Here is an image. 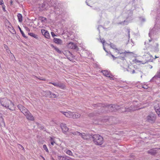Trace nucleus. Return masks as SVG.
Segmentation results:
<instances>
[{"label":"nucleus","mask_w":160,"mask_h":160,"mask_svg":"<svg viewBox=\"0 0 160 160\" xmlns=\"http://www.w3.org/2000/svg\"><path fill=\"white\" fill-rule=\"evenodd\" d=\"M0 103L2 106L11 110V107H13L14 106V104L12 102L6 98L1 99L0 100Z\"/></svg>","instance_id":"7ed1b4c3"},{"label":"nucleus","mask_w":160,"mask_h":160,"mask_svg":"<svg viewBox=\"0 0 160 160\" xmlns=\"http://www.w3.org/2000/svg\"><path fill=\"white\" fill-rule=\"evenodd\" d=\"M4 48L5 49H6L7 52H8V46L7 45H5L4 46Z\"/></svg>","instance_id":"49530a36"},{"label":"nucleus","mask_w":160,"mask_h":160,"mask_svg":"<svg viewBox=\"0 0 160 160\" xmlns=\"http://www.w3.org/2000/svg\"><path fill=\"white\" fill-rule=\"evenodd\" d=\"M52 160H55L53 158H52Z\"/></svg>","instance_id":"338daca9"},{"label":"nucleus","mask_w":160,"mask_h":160,"mask_svg":"<svg viewBox=\"0 0 160 160\" xmlns=\"http://www.w3.org/2000/svg\"><path fill=\"white\" fill-rule=\"evenodd\" d=\"M39 128L41 130H42L44 131H46V128L43 126H41L39 127Z\"/></svg>","instance_id":"4c0bfd02"},{"label":"nucleus","mask_w":160,"mask_h":160,"mask_svg":"<svg viewBox=\"0 0 160 160\" xmlns=\"http://www.w3.org/2000/svg\"><path fill=\"white\" fill-rule=\"evenodd\" d=\"M60 126L63 133L65 134L68 131L69 129L67 127L66 124L63 123H62Z\"/></svg>","instance_id":"0eeeda50"},{"label":"nucleus","mask_w":160,"mask_h":160,"mask_svg":"<svg viewBox=\"0 0 160 160\" xmlns=\"http://www.w3.org/2000/svg\"><path fill=\"white\" fill-rule=\"evenodd\" d=\"M43 148L48 153L49 152L47 148L46 145L45 144H44V145H43Z\"/></svg>","instance_id":"72a5a7b5"},{"label":"nucleus","mask_w":160,"mask_h":160,"mask_svg":"<svg viewBox=\"0 0 160 160\" xmlns=\"http://www.w3.org/2000/svg\"><path fill=\"white\" fill-rule=\"evenodd\" d=\"M3 3L2 0H0V5H2Z\"/></svg>","instance_id":"09e8293b"},{"label":"nucleus","mask_w":160,"mask_h":160,"mask_svg":"<svg viewBox=\"0 0 160 160\" xmlns=\"http://www.w3.org/2000/svg\"><path fill=\"white\" fill-rule=\"evenodd\" d=\"M143 88H147L146 87H143Z\"/></svg>","instance_id":"e2e57ef3"},{"label":"nucleus","mask_w":160,"mask_h":160,"mask_svg":"<svg viewBox=\"0 0 160 160\" xmlns=\"http://www.w3.org/2000/svg\"><path fill=\"white\" fill-rule=\"evenodd\" d=\"M55 50L57 52L61 54L62 53V51L60 50L58 48L56 47H53Z\"/></svg>","instance_id":"f704fd0d"},{"label":"nucleus","mask_w":160,"mask_h":160,"mask_svg":"<svg viewBox=\"0 0 160 160\" xmlns=\"http://www.w3.org/2000/svg\"><path fill=\"white\" fill-rule=\"evenodd\" d=\"M157 113L158 114V116L160 117V111L158 112V113Z\"/></svg>","instance_id":"6e6d98bb"},{"label":"nucleus","mask_w":160,"mask_h":160,"mask_svg":"<svg viewBox=\"0 0 160 160\" xmlns=\"http://www.w3.org/2000/svg\"><path fill=\"white\" fill-rule=\"evenodd\" d=\"M143 88H147L146 87H143Z\"/></svg>","instance_id":"0e129e2a"},{"label":"nucleus","mask_w":160,"mask_h":160,"mask_svg":"<svg viewBox=\"0 0 160 160\" xmlns=\"http://www.w3.org/2000/svg\"><path fill=\"white\" fill-rule=\"evenodd\" d=\"M18 147L23 151H25V149L24 148L21 144H18Z\"/></svg>","instance_id":"c9c22d12"},{"label":"nucleus","mask_w":160,"mask_h":160,"mask_svg":"<svg viewBox=\"0 0 160 160\" xmlns=\"http://www.w3.org/2000/svg\"><path fill=\"white\" fill-rule=\"evenodd\" d=\"M51 34L52 35V36L53 37H54V36H56V35H55V33L52 32H51Z\"/></svg>","instance_id":"37998d69"},{"label":"nucleus","mask_w":160,"mask_h":160,"mask_svg":"<svg viewBox=\"0 0 160 160\" xmlns=\"http://www.w3.org/2000/svg\"><path fill=\"white\" fill-rule=\"evenodd\" d=\"M18 28L20 32L21 33V34H22V36L24 37V38H27V37H26L24 33L22 31V30H21V28L18 26Z\"/></svg>","instance_id":"c85d7f7f"},{"label":"nucleus","mask_w":160,"mask_h":160,"mask_svg":"<svg viewBox=\"0 0 160 160\" xmlns=\"http://www.w3.org/2000/svg\"><path fill=\"white\" fill-rule=\"evenodd\" d=\"M42 94L45 96V97L50 98V95H51V92L49 91H43L42 92Z\"/></svg>","instance_id":"2eb2a0df"},{"label":"nucleus","mask_w":160,"mask_h":160,"mask_svg":"<svg viewBox=\"0 0 160 160\" xmlns=\"http://www.w3.org/2000/svg\"><path fill=\"white\" fill-rule=\"evenodd\" d=\"M39 19L42 22H44L45 21L47 20V18L43 17H40L39 18Z\"/></svg>","instance_id":"c756f323"},{"label":"nucleus","mask_w":160,"mask_h":160,"mask_svg":"<svg viewBox=\"0 0 160 160\" xmlns=\"http://www.w3.org/2000/svg\"><path fill=\"white\" fill-rule=\"evenodd\" d=\"M17 107L20 111L24 114L28 111V110L22 105L19 104L17 106Z\"/></svg>","instance_id":"6e6552de"},{"label":"nucleus","mask_w":160,"mask_h":160,"mask_svg":"<svg viewBox=\"0 0 160 160\" xmlns=\"http://www.w3.org/2000/svg\"><path fill=\"white\" fill-rule=\"evenodd\" d=\"M92 136L90 138H92L93 142L95 145H101L103 143V138L101 136L98 134L93 135L92 136Z\"/></svg>","instance_id":"f03ea898"},{"label":"nucleus","mask_w":160,"mask_h":160,"mask_svg":"<svg viewBox=\"0 0 160 160\" xmlns=\"http://www.w3.org/2000/svg\"><path fill=\"white\" fill-rule=\"evenodd\" d=\"M111 56L113 57V59L115 60L116 58H117L115 57V56H114L113 55L111 54Z\"/></svg>","instance_id":"603ef678"},{"label":"nucleus","mask_w":160,"mask_h":160,"mask_svg":"<svg viewBox=\"0 0 160 160\" xmlns=\"http://www.w3.org/2000/svg\"><path fill=\"white\" fill-rule=\"evenodd\" d=\"M24 115L26 116L28 119L32 121L34 120V117L29 111H28L26 113L24 114Z\"/></svg>","instance_id":"1a4fd4ad"},{"label":"nucleus","mask_w":160,"mask_h":160,"mask_svg":"<svg viewBox=\"0 0 160 160\" xmlns=\"http://www.w3.org/2000/svg\"><path fill=\"white\" fill-rule=\"evenodd\" d=\"M152 49L154 52H158L159 51L158 44V43H155V46L152 47Z\"/></svg>","instance_id":"aec40b11"},{"label":"nucleus","mask_w":160,"mask_h":160,"mask_svg":"<svg viewBox=\"0 0 160 160\" xmlns=\"http://www.w3.org/2000/svg\"><path fill=\"white\" fill-rule=\"evenodd\" d=\"M10 4H12V0H11V1L10 2Z\"/></svg>","instance_id":"13d9d810"},{"label":"nucleus","mask_w":160,"mask_h":160,"mask_svg":"<svg viewBox=\"0 0 160 160\" xmlns=\"http://www.w3.org/2000/svg\"><path fill=\"white\" fill-rule=\"evenodd\" d=\"M124 56L123 57H119V58L122 60H125V57H126V54H124Z\"/></svg>","instance_id":"a19ab883"},{"label":"nucleus","mask_w":160,"mask_h":160,"mask_svg":"<svg viewBox=\"0 0 160 160\" xmlns=\"http://www.w3.org/2000/svg\"><path fill=\"white\" fill-rule=\"evenodd\" d=\"M41 32L42 33V34L44 35V32H47V31H46L45 30H42Z\"/></svg>","instance_id":"c03bdc74"},{"label":"nucleus","mask_w":160,"mask_h":160,"mask_svg":"<svg viewBox=\"0 0 160 160\" xmlns=\"http://www.w3.org/2000/svg\"><path fill=\"white\" fill-rule=\"evenodd\" d=\"M105 40H103V41L102 42V41H101V42L102 43V44H103V48L104 49V50H105V51L106 52H108L106 50V49L105 48V47H104V43L105 42Z\"/></svg>","instance_id":"58836bf2"},{"label":"nucleus","mask_w":160,"mask_h":160,"mask_svg":"<svg viewBox=\"0 0 160 160\" xmlns=\"http://www.w3.org/2000/svg\"><path fill=\"white\" fill-rule=\"evenodd\" d=\"M39 8H40L39 10L41 11H42L45 8V4L42 3L39 5Z\"/></svg>","instance_id":"cd10ccee"},{"label":"nucleus","mask_w":160,"mask_h":160,"mask_svg":"<svg viewBox=\"0 0 160 160\" xmlns=\"http://www.w3.org/2000/svg\"><path fill=\"white\" fill-rule=\"evenodd\" d=\"M130 13L131 15V16H132V12L131 11H130Z\"/></svg>","instance_id":"5fc2aeb1"},{"label":"nucleus","mask_w":160,"mask_h":160,"mask_svg":"<svg viewBox=\"0 0 160 160\" xmlns=\"http://www.w3.org/2000/svg\"><path fill=\"white\" fill-rule=\"evenodd\" d=\"M64 156H58V158L59 160H64Z\"/></svg>","instance_id":"ea45409f"},{"label":"nucleus","mask_w":160,"mask_h":160,"mask_svg":"<svg viewBox=\"0 0 160 160\" xmlns=\"http://www.w3.org/2000/svg\"><path fill=\"white\" fill-rule=\"evenodd\" d=\"M60 112L64 114L67 117L70 118H72V114H73L72 113V112H65L61 111Z\"/></svg>","instance_id":"f8f14e48"},{"label":"nucleus","mask_w":160,"mask_h":160,"mask_svg":"<svg viewBox=\"0 0 160 160\" xmlns=\"http://www.w3.org/2000/svg\"><path fill=\"white\" fill-rule=\"evenodd\" d=\"M149 61H151V62H152V61H150V60H147L145 62H144V63H142L143 64H144L147 62H149Z\"/></svg>","instance_id":"8fccbe9b"},{"label":"nucleus","mask_w":160,"mask_h":160,"mask_svg":"<svg viewBox=\"0 0 160 160\" xmlns=\"http://www.w3.org/2000/svg\"><path fill=\"white\" fill-rule=\"evenodd\" d=\"M28 34L29 35H30L33 37H34V38H35L36 39H37L38 38V36L37 35L35 34H34L33 33H32V32L28 33Z\"/></svg>","instance_id":"393cba45"},{"label":"nucleus","mask_w":160,"mask_h":160,"mask_svg":"<svg viewBox=\"0 0 160 160\" xmlns=\"http://www.w3.org/2000/svg\"><path fill=\"white\" fill-rule=\"evenodd\" d=\"M158 57H157L156 56H155V58L154 59L156 58H158Z\"/></svg>","instance_id":"680f3d73"},{"label":"nucleus","mask_w":160,"mask_h":160,"mask_svg":"<svg viewBox=\"0 0 160 160\" xmlns=\"http://www.w3.org/2000/svg\"><path fill=\"white\" fill-rule=\"evenodd\" d=\"M151 39L150 40H149V42H151Z\"/></svg>","instance_id":"69168bd1"},{"label":"nucleus","mask_w":160,"mask_h":160,"mask_svg":"<svg viewBox=\"0 0 160 160\" xmlns=\"http://www.w3.org/2000/svg\"><path fill=\"white\" fill-rule=\"evenodd\" d=\"M159 149V148H155L151 149L148 151V153L152 155H155L158 152V151Z\"/></svg>","instance_id":"9d476101"},{"label":"nucleus","mask_w":160,"mask_h":160,"mask_svg":"<svg viewBox=\"0 0 160 160\" xmlns=\"http://www.w3.org/2000/svg\"><path fill=\"white\" fill-rule=\"evenodd\" d=\"M64 160H75L74 159L72 158L67 156H64Z\"/></svg>","instance_id":"7c9ffc66"},{"label":"nucleus","mask_w":160,"mask_h":160,"mask_svg":"<svg viewBox=\"0 0 160 160\" xmlns=\"http://www.w3.org/2000/svg\"><path fill=\"white\" fill-rule=\"evenodd\" d=\"M44 36L47 38L48 39L50 38V35L48 31L47 32H44Z\"/></svg>","instance_id":"bb28decb"},{"label":"nucleus","mask_w":160,"mask_h":160,"mask_svg":"<svg viewBox=\"0 0 160 160\" xmlns=\"http://www.w3.org/2000/svg\"><path fill=\"white\" fill-rule=\"evenodd\" d=\"M103 74L107 77H109L110 78L111 80L113 79L111 77V76H112L109 72L107 70H103L102 71Z\"/></svg>","instance_id":"4468645a"},{"label":"nucleus","mask_w":160,"mask_h":160,"mask_svg":"<svg viewBox=\"0 0 160 160\" xmlns=\"http://www.w3.org/2000/svg\"><path fill=\"white\" fill-rule=\"evenodd\" d=\"M49 83L53 85L54 86L58 88H60L62 89H64L65 88V85L62 83L60 82H50Z\"/></svg>","instance_id":"423d86ee"},{"label":"nucleus","mask_w":160,"mask_h":160,"mask_svg":"<svg viewBox=\"0 0 160 160\" xmlns=\"http://www.w3.org/2000/svg\"><path fill=\"white\" fill-rule=\"evenodd\" d=\"M17 17L19 22H22V15L20 13H18Z\"/></svg>","instance_id":"5701e85b"},{"label":"nucleus","mask_w":160,"mask_h":160,"mask_svg":"<svg viewBox=\"0 0 160 160\" xmlns=\"http://www.w3.org/2000/svg\"><path fill=\"white\" fill-rule=\"evenodd\" d=\"M125 109V112H132L136 110V109L132 105L131 106L128 108H126Z\"/></svg>","instance_id":"f3484780"},{"label":"nucleus","mask_w":160,"mask_h":160,"mask_svg":"<svg viewBox=\"0 0 160 160\" xmlns=\"http://www.w3.org/2000/svg\"><path fill=\"white\" fill-rule=\"evenodd\" d=\"M53 42L56 43L58 44H61L62 43V41L61 39L56 38H54Z\"/></svg>","instance_id":"6ab92c4d"},{"label":"nucleus","mask_w":160,"mask_h":160,"mask_svg":"<svg viewBox=\"0 0 160 160\" xmlns=\"http://www.w3.org/2000/svg\"><path fill=\"white\" fill-rule=\"evenodd\" d=\"M25 28L26 30L27 31H28V32H29L30 31V29H29V28H28V27H25Z\"/></svg>","instance_id":"a18cd8bd"},{"label":"nucleus","mask_w":160,"mask_h":160,"mask_svg":"<svg viewBox=\"0 0 160 160\" xmlns=\"http://www.w3.org/2000/svg\"><path fill=\"white\" fill-rule=\"evenodd\" d=\"M110 45V47L112 49H115L116 48V46L112 43H110L108 44Z\"/></svg>","instance_id":"2f4dec72"},{"label":"nucleus","mask_w":160,"mask_h":160,"mask_svg":"<svg viewBox=\"0 0 160 160\" xmlns=\"http://www.w3.org/2000/svg\"><path fill=\"white\" fill-rule=\"evenodd\" d=\"M160 78V70L157 72L155 75L151 80L150 81L152 82L153 79H157Z\"/></svg>","instance_id":"dca6fc26"},{"label":"nucleus","mask_w":160,"mask_h":160,"mask_svg":"<svg viewBox=\"0 0 160 160\" xmlns=\"http://www.w3.org/2000/svg\"><path fill=\"white\" fill-rule=\"evenodd\" d=\"M128 38H130V30L129 29H128Z\"/></svg>","instance_id":"de8ad7c7"},{"label":"nucleus","mask_w":160,"mask_h":160,"mask_svg":"<svg viewBox=\"0 0 160 160\" xmlns=\"http://www.w3.org/2000/svg\"><path fill=\"white\" fill-rule=\"evenodd\" d=\"M72 118H78L80 117L81 115L80 114L77 112H72Z\"/></svg>","instance_id":"a211bd4d"},{"label":"nucleus","mask_w":160,"mask_h":160,"mask_svg":"<svg viewBox=\"0 0 160 160\" xmlns=\"http://www.w3.org/2000/svg\"><path fill=\"white\" fill-rule=\"evenodd\" d=\"M115 50H116V52L118 53H119L120 54H125L126 53H130V52H127L125 50L124 51V52H119V50L117 48L115 49Z\"/></svg>","instance_id":"4be33fe9"},{"label":"nucleus","mask_w":160,"mask_h":160,"mask_svg":"<svg viewBox=\"0 0 160 160\" xmlns=\"http://www.w3.org/2000/svg\"><path fill=\"white\" fill-rule=\"evenodd\" d=\"M58 96L59 95L58 93L55 94L51 92V95H50V98H56L58 97Z\"/></svg>","instance_id":"b1692460"},{"label":"nucleus","mask_w":160,"mask_h":160,"mask_svg":"<svg viewBox=\"0 0 160 160\" xmlns=\"http://www.w3.org/2000/svg\"><path fill=\"white\" fill-rule=\"evenodd\" d=\"M128 23V22L127 21L124 20L123 22H120L118 23V24H121L124 25H127Z\"/></svg>","instance_id":"a878e982"},{"label":"nucleus","mask_w":160,"mask_h":160,"mask_svg":"<svg viewBox=\"0 0 160 160\" xmlns=\"http://www.w3.org/2000/svg\"><path fill=\"white\" fill-rule=\"evenodd\" d=\"M155 30V28H153L152 30H150L148 34L149 37L151 38L152 36L154 34Z\"/></svg>","instance_id":"412c9836"},{"label":"nucleus","mask_w":160,"mask_h":160,"mask_svg":"<svg viewBox=\"0 0 160 160\" xmlns=\"http://www.w3.org/2000/svg\"><path fill=\"white\" fill-rule=\"evenodd\" d=\"M66 152V153L70 156H72V152L70 150H67Z\"/></svg>","instance_id":"473e14b6"},{"label":"nucleus","mask_w":160,"mask_h":160,"mask_svg":"<svg viewBox=\"0 0 160 160\" xmlns=\"http://www.w3.org/2000/svg\"><path fill=\"white\" fill-rule=\"evenodd\" d=\"M105 112L104 111H103L102 110V111H101V112H98L95 111V112H93L92 113H89L88 115V116L89 117H90L91 118H93L94 117L98 116L99 115L100 112Z\"/></svg>","instance_id":"9b49d317"},{"label":"nucleus","mask_w":160,"mask_h":160,"mask_svg":"<svg viewBox=\"0 0 160 160\" xmlns=\"http://www.w3.org/2000/svg\"><path fill=\"white\" fill-rule=\"evenodd\" d=\"M127 71L128 72H130L132 74L136 73L135 71L134 70H133L132 71H129V70H127Z\"/></svg>","instance_id":"79ce46f5"},{"label":"nucleus","mask_w":160,"mask_h":160,"mask_svg":"<svg viewBox=\"0 0 160 160\" xmlns=\"http://www.w3.org/2000/svg\"><path fill=\"white\" fill-rule=\"evenodd\" d=\"M74 135L80 136L81 137L85 140H87L90 138L92 136L91 135L88 133H81L78 131L74 132H72Z\"/></svg>","instance_id":"20e7f679"},{"label":"nucleus","mask_w":160,"mask_h":160,"mask_svg":"<svg viewBox=\"0 0 160 160\" xmlns=\"http://www.w3.org/2000/svg\"><path fill=\"white\" fill-rule=\"evenodd\" d=\"M50 141L51 142L52 141H54L53 139V138L52 137H51L50 138Z\"/></svg>","instance_id":"864d4df0"},{"label":"nucleus","mask_w":160,"mask_h":160,"mask_svg":"<svg viewBox=\"0 0 160 160\" xmlns=\"http://www.w3.org/2000/svg\"><path fill=\"white\" fill-rule=\"evenodd\" d=\"M95 107H102L100 108L102 110L103 108H105V109L109 112H112L116 109L117 105L113 104H106V105L102 104L101 103H98L94 105Z\"/></svg>","instance_id":"f257e3e1"},{"label":"nucleus","mask_w":160,"mask_h":160,"mask_svg":"<svg viewBox=\"0 0 160 160\" xmlns=\"http://www.w3.org/2000/svg\"><path fill=\"white\" fill-rule=\"evenodd\" d=\"M40 79L41 80H43V81H45V79Z\"/></svg>","instance_id":"bf43d9fd"},{"label":"nucleus","mask_w":160,"mask_h":160,"mask_svg":"<svg viewBox=\"0 0 160 160\" xmlns=\"http://www.w3.org/2000/svg\"><path fill=\"white\" fill-rule=\"evenodd\" d=\"M146 118L148 122L153 123L155 122L156 120V116L153 113H150L147 117Z\"/></svg>","instance_id":"39448f33"},{"label":"nucleus","mask_w":160,"mask_h":160,"mask_svg":"<svg viewBox=\"0 0 160 160\" xmlns=\"http://www.w3.org/2000/svg\"><path fill=\"white\" fill-rule=\"evenodd\" d=\"M149 68H150V69H151L152 68V66L151 65H149Z\"/></svg>","instance_id":"4d7b16f0"},{"label":"nucleus","mask_w":160,"mask_h":160,"mask_svg":"<svg viewBox=\"0 0 160 160\" xmlns=\"http://www.w3.org/2000/svg\"><path fill=\"white\" fill-rule=\"evenodd\" d=\"M55 143V142L54 141H52L51 142V144L52 145H53L54 143Z\"/></svg>","instance_id":"3c124183"},{"label":"nucleus","mask_w":160,"mask_h":160,"mask_svg":"<svg viewBox=\"0 0 160 160\" xmlns=\"http://www.w3.org/2000/svg\"><path fill=\"white\" fill-rule=\"evenodd\" d=\"M138 62H141V61H138Z\"/></svg>","instance_id":"774afa93"},{"label":"nucleus","mask_w":160,"mask_h":160,"mask_svg":"<svg viewBox=\"0 0 160 160\" xmlns=\"http://www.w3.org/2000/svg\"><path fill=\"white\" fill-rule=\"evenodd\" d=\"M68 47L72 49H76L78 47L76 44L73 42H71L68 43Z\"/></svg>","instance_id":"ddd939ff"},{"label":"nucleus","mask_w":160,"mask_h":160,"mask_svg":"<svg viewBox=\"0 0 160 160\" xmlns=\"http://www.w3.org/2000/svg\"><path fill=\"white\" fill-rule=\"evenodd\" d=\"M154 108L156 113H158L160 111V108L159 107H156V106H155Z\"/></svg>","instance_id":"e433bc0d"},{"label":"nucleus","mask_w":160,"mask_h":160,"mask_svg":"<svg viewBox=\"0 0 160 160\" xmlns=\"http://www.w3.org/2000/svg\"><path fill=\"white\" fill-rule=\"evenodd\" d=\"M103 40H104L103 39H102V40H101V41H102L103 42Z\"/></svg>","instance_id":"052dcab7"}]
</instances>
